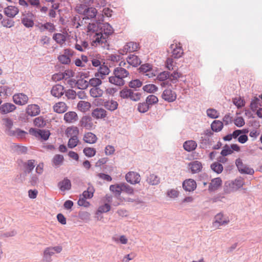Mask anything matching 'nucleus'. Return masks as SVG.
<instances>
[{
  "label": "nucleus",
  "mask_w": 262,
  "mask_h": 262,
  "mask_svg": "<svg viewBox=\"0 0 262 262\" xmlns=\"http://www.w3.org/2000/svg\"><path fill=\"white\" fill-rule=\"evenodd\" d=\"M75 11L83 16L82 19L78 21L77 27L88 23L87 32L92 40V45L95 47L101 46L104 47L107 42V38L114 32L112 27L107 23L97 22L96 24L87 23L86 20L96 17L97 10L95 8L90 7L86 4H78L76 6Z\"/></svg>",
  "instance_id": "obj_1"
},
{
  "label": "nucleus",
  "mask_w": 262,
  "mask_h": 262,
  "mask_svg": "<svg viewBox=\"0 0 262 262\" xmlns=\"http://www.w3.org/2000/svg\"><path fill=\"white\" fill-rule=\"evenodd\" d=\"M114 76L109 77V82L117 86L123 85L125 84L124 79L129 75V72L124 68L116 67L113 71Z\"/></svg>",
  "instance_id": "obj_2"
},
{
  "label": "nucleus",
  "mask_w": 262,
  "mask_h": 262,
  "mask_svg": "<svg viewBox=\"0 0 262 262\" xmlns=\"http://www.w3.org/2000/svg\"><path fill=\"white\" fill-rule=\"evenodd\" d=\"M68 137H70L68 141V146L70 148H73L76 147L78 142V135L79 130L77 127L72 126L68 127L66 132Z\"/></svg>",
  "instance_id": "obj_3"
},
{
  "label": "nucleus",
  "mask_w": 262,
  "mask_h": 262,
  "mask_svg": "<svg viewBox=\"0 0 262 262\" xmlns=\"http://www.w3.org/2000/svg\"><path fill=\"white\" fill-rule=\"evenodd\" d=\"M120 96L123 99H129L134 101L140 100L141 94L139 92H134L132 90L124 88L120 92Z\"/></svg>",
  "instance_id": "obj_4"
},
{
  "label": "nucleus",
  "mask_w": 262,
  "mask_h": 262,
  "mask_svg": "<svg viewBox=\"0 0 262 262\" xmlns=\"http://www.w3.org/2000/svg\"><path fill=\"white\" fill-rule=\"evenodd\" d=\"M62 250V247L61 246L55 247H49L46 248L43 252V261L46 262H51L52 261L51 256L55 253H59Z\"/></svg>",
  "instance_id": "obj_5"
},
{
  "label": "nucleus",
  "mask_w": 262,
  "mask_h": 262,
  "mask_svg": "<svg viewBox=\"0 0 262 262\" xmlns=\"http://www.w3.org/2000/svg\"><path fill=\"white\" fill-rule=\"evenodd\" d=\"M235 165L241 173L252 175L254 173V169L244 164L240 158L236 160Z\"/></svg>",
  "instance_id": "obj_6"
},
{
  "label": "nucleus",
  "mask_w": 262,
  "mask_h": 262,
  "mask_svg": "<svg viewBox=\"0 0 262 262\" xmlns=\"http://www.w3.org/2000/svg\"><path fill=\"white\" fill-rule=\"evenodd\" d=\"M73 51L69 49L64 50L62 54L58 57L59 61L62 64H68L71 62V58L73 55Z\"/></svg>",
  "instance_id": "obj_7"
},
{
  "label": "nucleus",
  "mask_w": 262,
  "mask_h": 262,
  "mask_svg": "<svg viewBox=\"0 0 262 262\" xmlns=\"http://www.w3.org/2000/svg\"><path fill=\"white\" fill-rule=\"evenodd\" d=\"M29 132L32 135L37 138H40L44 140H47L49 139L50 135L49 130L46 129H40L31 128Z\"/></svg>",
  "instance_id": "obj_8"
},
{
  "label": "nucleus",
  "mask_w": 262,
  "mask_h": 262,
  "mask_svg": "<svg viewBox=\"0 0 262 262\" xmlns=\"http://www.w3.org/2000/svg\"><path fill=\"white\" fill-rule=\"evenodd\" d=\"M229 222L228 218L225 217L222 213H219L214 218L213 226L215 228H219L220 226L225 225Z\"/></svg>",
  "instance_id": "obj_9"
},
{
  "label": "nucleus",
  "mask_w": 262,
  "mask_h": 262,
  "mask_svg": "<svg viewBox=\"0 0 262 262\" xmlns=\"http://www.w3.org/2000/svg\"><path fill=\"white\" fill-rule=\"evenodd\" d=\"M29 98L27 95L23 93L15 94L13 96L14 102L17 105H23L27 103Z\"/></svg>",
  "instance_id": "obj_10"
},
{
  "label": "nucleus",
  "mask_w": 262,
  "mask_h": 262,
  "mask_svg": "<svg viewBox=\"0 0 262 262\" xmlns=\"http://www.w3.org/2000/svg\"><path fill=\"white\" fill-rule=\"evenodd\" d=\"M125 179L128 183L132 184H135L140 182V176L137 172L130 171L126 174Z\"/></svg>",
  "instance_id": "obj_11"
},
{
  "label": "nucleus",
  "mask_w": 262,
  "mask_h": 262,
  "mask_svg": "<svg viewBox=\"0 0 262 262\" xmlns=\"http://www.w3.org/2000/svg\"><path fill=\"white\" fill-rule=\"evenodd\" d=\"M110 73V69L103 63L98 68V71L95 73V77H99L101 79H104L106 75Z\"/></svg>",
  "instance_id": "obj_12"
},
{
  "label": "nucleus",
  "mask_w": 262,
  "mask_h": 262,
  "mask_svg": "<svg viewBox=\"0 0 262 262\" xmlns=\"http://www.w3.org/2000/svg\"><path fill=\"white\" fill-rule=\"evenodd\" d=\"M162 97L165 101L171 102L176 99L177 95L176 93L171 90L166 89L163 91L162 94Z\"/></svg>",
  "instance_id": "obj_13"
},
{
  "label": "nucleus",
  "mask_w": 262,
  "mask_h": 262,
  "mask_svg": "<svg viewBox=\"0 0 262 262\" xmlns=\"http://www.w3.org/2000/svg\"><path fill=\"white\" fill-rule=\"evenodd\" d=\"M139 48V45L135 42H129L127 43L124 47L120 53L124 54L127 52H133Z\"/></svg>",
  "instance_id": "obj_14"
},
{
  "label": "nucleus",
  "mask_w": 262,
  "mask_h": 262,
  "mask_svg": "<svg viewBox=\"0 0 262 262\" xmlns=\"http://www.w3.org/2000/svg\"><path fill=\"white\" fill-rule=\"evenodd\" d=\"M40 112V107L35 104L28 105L26 108V113L30 116H36Z\"/></svg>",
  "instance_id": "obj_15"
},
{
  "label": "nucleus",
  "mask_w": 262,
  "mask_h": 262,
  "mask_svg": "<svg viewBox=\"0 0 262 262\" xmlns=\"http://www.w3.org/2000/svg\"><path fill=\"white\" fill-rule=\"evenodd\" d=\"M259 106H262V95L254 96L251 100L250 107L252 111L257 110Z\"/></svg>",
  "instance_id": "obj_16"
},
{
  "label": "nucleus",
  "mask_w": 262,
  "mask_h": 262,
  "mask_svg": "<svg viewBox=\"0 0 262 262\" xmlns=\"http://www.w3.org/2000/svg\"><path fill=\"white\" fill-rule=\"evenodd\" d=\"M4 12L8 17L13 18L18 13L19 10L15 6H9L4 9Z\"/></svg>",
  "instance_id": "obj_17"
},
{
  "label": "nucleus",
  "mask_w": 262,
  "mask_h": 262,
  "mask_svg": "<svg viewBox=\"0 0 262 262\" xmlns=\"http://www.w3.org/2000/svg\"><path fill=\"white\" fill-rule=\"evenodd\" d=\"M64 93V87L60 84H56L53 86L51 93L55 97H61Z\"/></svg>",
  "instance_id": "obj_18"
},
{
  "label": "nucleus",
  "mask_w": 262,
  "mask_h": 262,
  "mask_svg": "<svg viewBox=\"0 0 262 262\" xmlns=\"http://www.w3.org/2000/svg\"><path fill=\"white\" fill-rule=\"evenodd\" d=\"M71 181L67 178H64V179L60 181L58 183V187L61 191H68L71 188Z\"/></svg>",
  "instance_id": "obj_19"
},
{
  "label": "nucleus",
  "mask_w": 262,
  "mask_h": 262,
  "mask_svg": "<svg viewBox=\"0 0 262 262\" xmlns=\"http://www.w3.org/2000/svg\"><path fill=\"white\" fill-rule=\"evenodd\" d=\"M80 125L86 129H90L93 128L94 124L92 119L89 116H83L80 121Z\"/></svg>",
  "instance_id": "obj_20"
},
{
  "label": "nucleus",
  "mask_w": 262,
  "mask_h": 262,
  "mask_svg": "<svg viewBox=\"0 0 262 262\" xmlns=\"http://www.w3.org/2000/svg\"><path fill=\"white\" fill-rule=\"evenodd\" d=\"M170 48L172 49L171 56L174 58H179L182 56L183 54V50L181 46H178L177 45H171Z\"/></svg>",
  "instance_id": "obj_21"
},
{
  "label": "nucleus",
  "mask_w": 262,
  "mask_h": 262,
  "mask_svg": "<svg viewBox=\"0 0 262 262\" xmlns=\"http://www.w3.org/2000/svg\"><path fill=\"white\" fill-rule=\"evenodd\" d=\"M196 186V182L192 179L186 180L183 183V188L187 191L194 190L195 189Z\"/></svg>",
  "instance_id": "obj_22"
},
{
  "label": "nucleus",
  "mask_w": 262,
  "mask_h": 262,
  "mask_svg": "<svg viewBox=\"0 0 262 262\" xmlns=\"http://www.w3.org/2000/svg\"><path fill=\"white\" fill-rule=\"evenodd\" d=\"M16 106L12 103H6L0 106V113L2 114H7L13 112L16 109Z\"/></svg>",
  "instance_id": "obj_23"
},
{
  "label": "nucleus",
  "mask_w": 262,
  "mask_h": 262,
  "mask_svg": "<svg viewBox=\"0 0 262 262\" xmlns=\"http://www.w3.org/2000/svg\"><path fill=\"white\" fill-rule=\"evenodd\" d=\"M68 110V106L64 102H58L56 103L53 106V110L55 112L58 114L64 113Z\"/></svg>",
  "instance_id": "obj_24"
},
{
  "label": "nucleus",
  "mask_w": 262,
  "mask_h": 262,
  "mask_svg": "<svg viewBox=\"0 0 262 262\" xmlns=\"http://www.w3.org/2000/svg\"><path fill=\"white\" fill-rule=\"evenodd\" d=\"M92 115L93 117L99 119L104 118L106 117L107 114L104 109L102 108H96L93 111Z\"/></svg>",
  "instance_id": "obj_25"
},
{
  "label": "nucleus",
  "mask_w": 262,
  "mask_h": 262,
  "mask_svg": "<svg viewBox=\"0 0 262 262\" xmlns=\"http://www.w3.org/2000/svg\"><path fill=\"white\" fill-rule=\"evenodd\" d=\"M126 60L129 65H131L135 67L138 66L141 63L140 59L134 54L129 55L127 57Z\"/></svg>",
  "instance_id": "obj_26"
},
{
  "label": "nucleus",
  "mask_w": 262,
  "mask_h": 262,
  "mask_svg": "<svg viewBox=\"0 0 262 262\" xmlns=\"http://www.w3.org/2000/svg\"><path fill=\"white\" fill-rule=\"evenodd\" d=\"M181 74L177 72H173L171 74H169V76L168 77V80L166 82H163L161 85L162 86H165V85L168 84L169 81H170L171 83L174 84L178 81V78L180 77Z\"/></svg>",
  "instance_id": "obj_27"
},
{
  "label": "nucleus",
  "mask_w": 262,
  "mask_h": 262,
  "mask_svg": "<svg viewBox=\"0 0 262 262\" xmlns=\"http://www.w3.org/2000/svg\"><path fill=\"white\" fill-rule=\"evenodd\" d=\"M64 120L66 122L73 123L78 120V116L75 112H69L64 114Z\"/></svg>",
  "instance_id": "obj_28"
},
{
  "label": "nucleus",
  "mask_w": 262,
  "mask_h": 262,
  "mask_svg": "<svg viewBox=\"0 0 262 262\" xmlns=\"http://www.w3.org/2000/svg\"><path fill=\"white\" fill-rule=\"evenodd\" d=\"M2 124L5 126L6 128V133L9 135L10 131L12 132L13 130L12 129L13 125V122L12 120L8 118H3L2 119Z\"/></svg>",
  "instance_id": "obj_29"
},
{
  "label": "nucleus",
  "mask_w": 262,
  "mask_h": 262,
  "mask_svg": "<svg viewBox=\"0 0 262 262\" xmlns=\"http://www.w3.org/2000/svg\"><path fill=\"white\" fill-rule=\"evenodd\" d=\"M196 147L197 143L193 140L186 141L183 144V147L184 149L188 152L195 150Z\"/></svg>",
  "instance_id": "obj_30"
},
{
  "label": "nucleus",
  "mask_w": 262,
  "mask_h": 262,
  "mask_svg": "<svg viewBox=\"0 0 262 262\" xmlns=\"http://www.w3.org/2000/svg\"><path fill=\"white\" fill-rule=\"evenodd\" d=\"M189 166L193 173L199 172L202 168V163L198 161H194L189 163Z\"/></svg>",
  "instance_id": "obj_31"
},
{
  "label": "nucleus",
  "mask_w": 262,
  "mask_h": 262,
  "mask_svg": "<svg viewBox=\"0 0 262 262\" xmlns=\"http://www.w3.org/2000/svg\"><path fill=\"white\" fill-rule=\"evenodd\" d=\"M28 133L19 128H16L15 130H13L12 132L10 131L9 134V136H14L19 139H23L26 137V136Z\"/></svg>",
  "instance_id": "obj_32"
},
{
  "label": "nucleus",
  "mask_w": 262,
  "mask_h": 262,
  "mask_svg": "<svg viewBox=\"0 0 262 262\" xmlns=\"http://www.w3.org/2000/svg\"><path fill=\"white\" fill-rule=\"evenodd\" d=\"M222 182V180L220 178L212 179L209 184V190L210 191L216 190L221 185Z\"/></svg>",
  "instance_id": "obj_33"
},
{
  "label": "nucleus",
  "mask_w": 262,
  "mask_h": 262,
  "mask_svg": "<svg viewBox=\"0 0 262 262\" xmlns=\"http://www.w3.org/2000/svg\"><path fill=\"white\" fill-rule=\"evenodd\" d=\"M34 163V160H29L27 162L24 163L23 166L25 168V173H29L32 171L35 167Z\"/></svg>",
  "instance_id": "obj_34"
},
{
  "label": "nucleus",
  "mask_w": 262,
  "mask_h": 262,
  "mask_svg": "<svg viewBox=\"0 0 262 262\" xmlns=\"http://www.w3.org/2000/svg\"><path fill=\"white\" fill-rule=\"evenodd\" d=\"M90 94L94 98L100 97L103 95V91L100 86L94 87L90 89Z\"/></svg>",
  "instance_id": "obj_35"
},
{
  "label": "nucleus",
  "mask_w": 262,
  "mask_h": 262,
  "mask_svg": "<svg viewBox=\"0 0 262 262\" xmlns=\"http://www.w3.org/2000/svg\"><path fill=\"white\" fill-rule=\"evenodd\" d=\"M103 105L106 109L114 111L117 108L118 104L117 101L111 100L104 102Z\"/></svg>",
  "instance_id": "obj_36"
},
{
  "label": "nucleus",
  "mask_w": 262,
  "mask_h": 262,
  "mask_svg": "<svg viewBox=\"0 0 262 262\" xmlns=\"http://www.w3.org/2000/svg\"><path fill=\"white\" fill-rule=\"evenodd\" d=\"M96 136L92 133L89 132L86 133L83 137V140L88 143L93 144L97 141Z\"/></svg>",
  "instance_id": "obj_37"
},
{
  "label": "nucleus",
  "mask_w": 262,
  "mask_h": 262,
  "mask_svg": "<svg viewBox=\"0 0 262 262\" xmlns=\"http://www.w3.org/2000/svg\"><path fill=\"white\" fill-rule=\"evenodd\" d=\"M63 156L61 155H56L52 159L53 166L56 168L59 167L63 163Z\"/></svg>",
  "instance_id": "obj_38"
},
{
  "label": "nucleus",
  "mask_w": 262,
  "mask_h": 262,
  "mask_svg": "<svg viewBox=\"0 0 262 262\" xmlns=\"http://www.w3.org/2000/svg\"><path fill=\"white\" fill-rule=\"evenodd\" d=\"M223 127V123L219 120H214L211 125V128L212 131L218 132L221 131Z\"/></svg>",
  "instance_id": "obj_39"
},
{
  "label": "nucleus",
  "mask_w": 262,
  "mask_h": 262,
  "mask_svg": "<svg viewBox=\"0 0 262 262\" xmlns=\"http://www.w3.org/2000/svg\"><path fill=\"white\" fill-rule=\"evenodd\" d=\"M91 106L89 102L85 101H80L77 104V108L81 112H84L88 111Z\"/></svg>",
  "instance_id": "obj_40"
},
{
  "label": "nucleus",
  "mask_w": 262,
  "mask_h": 262,
  "mask_svg": "<svg viewBox=\"0 0 262 262\" xmlns=\"http://www.w3.org/2000/svg\"><path fill=\"white\" fill-rule=\"evenodd\" d=\"M146 181L149 184L156 185L160 183V178L154 174H151L147 178Z\"/></svg>",
  "instance_id": "obj_41"
},
{
  "label": "nucleus",
  "mask_w": 262,
  "mask_h": 262,
  "mask_svg": "<svg viewBox=\"0 0 262 262\" xmlns=\"http://www.w3.org/2000/svg\"><path fill=\"white\" fill-rule=\"evenodd\" d=\"M102 79L99 77H95L90 79L89 81V85L92 88L100 86L102 82Z\"/></svg>",
  "instance_id": "obj_42"
},
{
  "label": "nucleus",
  "mask_w": 262,
  "mask_h": 262,
  "mask_svg": "<svg viewBox=\"0 0 262 262\" xmlns=\"http://www.w3.org/2000/svg\"><path fill=\"white\" fill-rule=\"evenodd\" d=\"M95 67H99L101 64V57L99 55H97L96 56L90 57V63Z\"/></svg>",
  "instance_id": "obj_43"
},
{
  "label": "nucleus",
  "mask_w": 262,
  "mask_h": 262,
  "mask_svg": "<svg viewBox=\"0 0 262 262\" xmlns=\"http://www.w3.org/2000/svg\"><path fill=\"white\" fill-rule=\"evenodd\" d=\"M12 149L14 152L17 154H26L27 151V148L19 145L14 144L12 146Z\"/></svg>",
  "instance_id": "obj_44"
},
{
  "label": "nucleus",
  "mask_w": 262,
  "mask_h": 262,
  "mask_svg": "<svg viewBox=\"0 0 262 262\" xmlns=\"http://www.w3.org/2000/svg\"><path fill=\"white\" fill-rule=\"evenodd\" d=\"M53 39L55 40L57 43L62 45L66 41V36L61 33H55L53 36Z\"/></svg>",
  "instance_id": "obj_45"
},
{
  "label": "nucleus",
  "mask_w": 262,
  "mask_h": 262,
  "mask_svg": "<svg viewBox=\"0 0 262 262\" xmlns=\"http://www.w3.org/2000/svg\"><path fill=\"white\" fill-rule=\"evenodd\" d=\"M148 105L150 107L154 104L158 102V98L157 96L154 95H149L146 97V101Z\"/></svg>",
  "instance_id": "obj_46"
},
{
  "label": "nucleus",
  "mask_w": 262,
  "mask_h": 262,
  "mask_svg": "<svg viewBox=\"0 0 262 262\" xmlns=\"http://www.w3.org/2000/svg\"><path fill=\"white\" fill-rule=\"evenodd\" d=\"M244 184V182L242 178H240L235 179L232 182L233 190H237L238 189L243 187Z\"/></svg>",
  "instance_id": "obj_47"
},
{
  "label": "nucleus",
  "mask_w": 262,
  "mask_h": 262,
  "mask_svg": "<svg viewBox=\"0 0 262 262\" xmlns=\"http://www.w3.org/2000/svg\"><path fill=\"white\" fill-rule=\"evenodd\" d=\"M76 84L79 89L84 90L89 86V81L83 79H78Z\"/></svg>",
  "instance_id": "obj_48"
},
{
  "label": "nucleus",
  "mask_w": 262,
  "mask_h": 262,
  "mask_svg": "<svg viewBox=\"0 0 262 262\" xmlns=\"http://www.w3.org/2000/svg\"><path fill=\"white\" fill-rule=\"evenodd\" d=\"M211 169L217 173H220L223 171V166L219 162H214L211 165Z\"/></svg>",
  "instance_id": "obj_49"
},
{
  "label": "nucleus",
  "mask_w": 262,
  "mask_h": 262,
  "mask_svg": "<svg viewBox=\"0 0 262 262\" xmlns=\"http://www.w3.org/2000/svg\"><path fill=\"white\" fill-rule=\"evenodd\" d=\"M144 91L149 93H153L158 90V87L153 84H146L143 87Z\"/></svg>",
  "instance_id": "obj_50"
},
{
  "label": "nucleus",
  "mask_w": 262,
  "mask_h": 262,
  "mask_svg": "<svg viewBox=\"0 0 262 262\" xmlns=\"http://www.w3.org/2000/svg\"><path fill=\"white\" fill-rule=\"evenodd\" d=\"M121 192H125L128 194H132L134 192L133 188L126 183H121Z\"/></svg>",
  "instance_id": "obj_51"
},
{
  "label": "nucleus",
  "mask_w": 262,
  "mask_h": 262,
  "mask_svg": "<svg viewBox=\"0 0 262 262\" xmlns=\"http://www.w3.org/2000/svg\"><path fill=\"white\" fill-rule=\"evenodd\" d=\"M179 192L176 189H170L167 190L166 196L170 199H174L178 197Z\"/></svg>",
  "instance_id": "obj_52"
},
{
  "label": "nucleus",
  "mask_w": 262,
  "mask_h": 262,
  "mask_svg": "<svg viewBox=\"0 0 262 262\" xmlns=\"http://www.w3.org/2000/svg\"><path fill=\"white\" fill-rule=\"evenodd\" d=\"M233 103L237 106L238 108H241L245 105V101L241 97H236L232 99Z\"/></svg>",
  "instance_id": "obj_53"
},
{
  "label": "nucleus",
  "mask_w": 262,
  "mask_h": 262,
  "mask_svg": "<svg viewBox=\"0 0 262 262\" xmlns=\"http://www.w3.org/2000/svg\"><path fill=\"white\" fill-rule=\"evenodd\" d=\"M94 189L93 187H89L87 190L84 191L82 193L83 198L84 199H91L93 196Z\"/></svg>",
  "instance_id": "obj_54"
},
{
  "label": "nucleus",
  "mask_w": 262,
  "mask_h": 262,
  "mask_svg": "<svg viewBox=\"0 0 262 262\" xmlns=\"http://www.w3.org/2000/svg\"><path fill=\"white\" fill-rule=\"evenodd\" d=\"M40 29L41 31H43L45 30H49L51 32L55 30V27L52 23H47L45 24L41 25Z\"/></svg>",
  "instance_id": "obj_55"
},
{
  "label": "nucleus",
  "mask_w": 262,
  "mask_h": 262,
  "mask_svg": "<svg viewBox=\"0 0 262 262\" xmlns=\"http://www.w3.org/2000/svg\"><path fill=\"white\" fill-rule=\"evenodd\" d=\"M17 234V231L15 229H12L10 231L3 232L1 233L0 237L2 238H7L13 237L16 235Z\"/></svg>",
  "instance_id": "obj_56"
},
{
  "label": "nucleus",
  "mask_w": 262,
  "mask_h": 262,
  "mask_svg": "<svg viewBox=\"0 0 262 262\" xmlns=\"http://www.w3.org/2000/svg\"><path fill=\"white\" fill-rule=\"evenodd\" d=\"M121 184L111 185L110 186V190L117 195H120L121 193Z\"/></svg>",
  "instance_id": "obj_57"
},
{
  "label": "nucleus",
  "mask_w": 262,
  "mask_h": 262,
  "mask_svg": "<svg viewBox=\"0 0 262 262\" xmlns=\"http://www.w3.org/2000/svg\"><path fill=\"white\" fill-rule=\"evenodd\" d=\"M206 113L208 117L212 119L217 118L219 116V113L213 108H208Z\"/></svg>",
  "instance_id": "obj_58"
},
{
  "label": "nucleus",
  "mask_w": 262,
  "mask_h": 262,
  "mask_svg": "<svg viewBox=\"0 0 262 262\" xmlns=\"http://www.w3.org/2000/svg\"><path fill=\"white\" fill-rule=\"evenodd\" d=\"M89 47V44L86 41H81L80 43H77L75 45V48L77 50L80 51H83L85 49H88Z\"/></svg>",
  "instance_id": "obj_59"
},
{
  "label": "nucleus",
  "mask_w": 262,
  "mask_h": 262,
  "mask_svg": "<svg viewBox=\"0 0 262 262\" xmlns=\"http://www.w3.org/2000/svg\"><path fill=\"white\" fill-rule=\"evenodd\" d=\"M14 21L9 18H4L2 21V25L6 28H11L14 26Z\"/></svg>",
  "instance_id": "obj_60"
},
{
  "label": "nucleus",
  "mask_w": 262,
  "mask_h": 262,
  "mask_svg": "<svg viewBox=\"0 0 262 262\" xmlns=\"http://www.w3.org/2000/svg\"><path fill=\"white\" fill-rule=\"evenodd\" d=\"M21 23L27 28L32 27L34 26L33 20L28 17L23 18Z\"/></svg>",
  "instance_id": "obj_61"
},
{
  "label": "nucleus",
  "mask_w": 262,
  "mask_h": 262,
  "mask_svg": "<svg viewBox=\"0 0 262 262\" xmlns=\"http://www.w3.org/2000/svg\"><path fill=\"white\" fill-rule=\"evenodd\" d=\"M149 106L146 102L140 103L138 105V110L142 113L146 112L149 108Z\"/></svg>",
  "instance_id": "obj_62"
},
{
  "label": "nucleus",
  "mask_w": 262,
  "mask_h": 262,
  "mask_svg": "<svg viewBox=\"0 0 262 262\" xmlns=\"http://www.w3.org/2000/svg\"><path fill=\"white\" fill-rule=\"evenodd\" d=\"M233 153L232 150L230 148V147L226 144L223 148L222 150L221 151V154L223 157L227 156L228 155H231Z\"/></svg>",
  "instance_id": "obj_63"
},
{
  "label": "nucleus",
  "mask_w": 262,
  "mask_h": 262,
  "mask_svg": "<svg viewBox=\"0 0 262 262\" xmlns=\"http://www.w3.org/2000/svg\"><path fill=\"white\" fill-rule=\"evenodd\" d=\"M83 153L86 156L92 157L95 156L96 150L93 148L86 147L83 149Z\"/></svg>",
  "instance_id": "obj_64"
}]
</instances>
